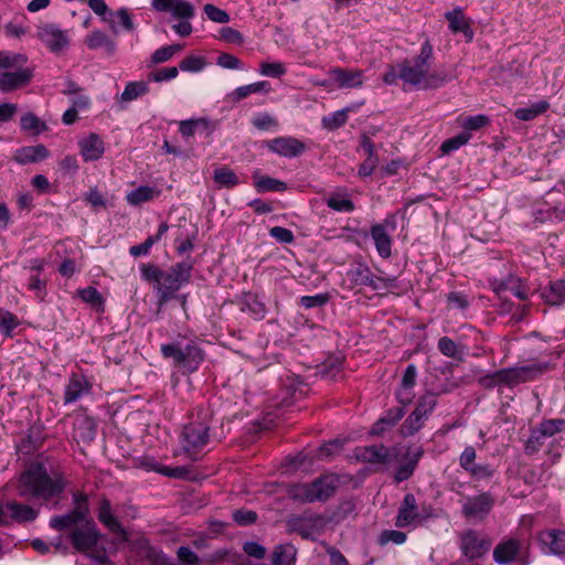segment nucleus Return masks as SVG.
Segmentation results:
<instances>
[{
	"instance_id": "nucleus-1",
	"label": "nucleus",
	"mask_w": 565,
	"mask_h": 565,
	"mask_svg": "<svg viewBox=\"0 0 565 565\" xmlns=\"http://www.w3.org/2000/svg\"><path fill=\"white\" fill-rule=\"evenodd\" d=\"M194 267V259L186 257L183 262L177 263L163 270L156 264H142L140 267L141 277L145 281L153 284L159 303L168 302L183 284L191 279Z\"/></svg>"
},
{
	"instance_id": "nucleus-2",
	"label": "nucleus",
	"mask_w": 565,
	"mask_h": 565,
	"mask_svg": "<svg viewBox=\"0 0 565 565\" xmlns=\"http://www.w3.org/2000/svg\"><path fill=\"white\" fill-rule=\"evenodd\" d=\"M65 489L62 476L50 477L42 463L23 471L18 481V494L24 499H41L49 501L60 495Z\"/></svg>"
},
{
	"instance_id": "nucleus-3",
	"label": "nucleus",
	"mask_w": 565,
	"mask_h": 565,
	"mask_svg": "<svg viewBox=\"0 0 565 565\" xmlns=\"http://www.w3.org/2000/svg\"><path fill=\"white\" fill-rule=\"evenodd\" d=\"M160 352L164 359H172L175 367L188 373L198 371L205 359V353L200 344L183 335H179L177 341L162 344Z\"/></svg>"
},
{
	"instance_id": "nucleus-4",
	"label": "nucleus",
	"mask_w": 565,
	"mask_h": 565,
	"mask_svg": "<svg viewBox=\"0 0 565 565\" xmlns=\"http://www.w3.org/2000/svg\"><path fill=\"white\" fill-rule=\"evenodd\" d=\"M340 486L339 476L326 473L309 483L291 484L288 488L290 499L300 502H326L332 498Z\"/></svg>"
},
{
	"instance_id": "nucleus-5",
	"label": "nucleus",
	"mask_w": 565,
	"mask_h": 565,
	"mask_svg": "<svg viewBox=\"0 0 565 565\" xmlns=\"http://www.w3.org/2000/svg\"><path fill=\"white\" fill-rule=\"evenodd\" d=\"M210 417L211 414L207 409H200L198 419L184 426L182 431L183 448L190 456L207 445Z\"/></svg>"
},
{
	"instance_id": "nucleus-6",
	"label": "nucleus",
	"mask_w": 565,
	"mask_h": 565,
	"mask_svg": "<svg viewBox=\"0 0 565 565\" xmlns=\"http://www.w3.org/2000/svg\"><path fill=\"white\" fill-rule=\"evenodd\" d=\"M74 508L64 515H55L50 520V526L57 531L79 527L81 522L87 521L90 515L88 498L81 492L73 493Z\"/></svg>"
},
{
	"instance_id": "nucleus-7",
	"label": "nucleus",
	"mask_w": 565,
	"mask_h": 565,
	"mask_svg": "<svg viewBox=\"0 0 565 565\" xmlns=\"http://www.w3.org/2000/svg\"><path fill=\"white\" fill-rule=\"evenodd\" d=\"M491 545V537L476 530L469 529L459 534V548L469 562L483 557Z\"/></svg>"
},
{
	"instance_id": "nucleus-8",
	"label": "nucleus",
	"mask_w": 565,
	"mask_h": 565,
	"mask_svg": "<svg viewBox=\"0 0 565 565\" xmlns=\"http://www.w3.org/2000/svg\"><path fill=\"white\" fill-rule=\"evenodd\" d=\"M530 542L527 540L508 539L501 541L493 550V558L498 564H510L521 561L524 565L529 563Z\"/></svg>"
},
{
	"instance_id": "nucleus-9",
	"label": "nucleus",
	"mask_w": 565,
	"mask_h": 565,
	"mask_svg": "<svg viewBox=\"0 0 565 565\" xmlns=\"http://www.w3.org/2000/svg\"><path fill=\"white\" fill-rule=\"evenodd\" d=\"M551 370L550 363H533L522 366L507 367L503 371L504 386L514 387L540 379Z\"/></svg>"
},
{
	"instance_id": "nucleus-10",
	"label": "nucleus",
	"mask_w": 565,
	"mask_h": 565,
	"mask_svg": "<svg viewBox=\"0 0 565 565\" xmlns=\"http://www.w3.org/2000/svg\"><path fill=\"white\" fill-rule=\"evenodd\" d=\"M67 537L76 551L86 553L97 546L100 534L95 522L88 519L82 526L72 529Z\"/></svg>"
},
{
	"instance_id": "nucleus-11",
	"label": "nucleus",
	"mask_w": 565,
	"mask_h": 565,
	"mask_svg": "<svg viewBox=\"0 0 565 565\" xmlns=\"http://www.w3.org/2000/svg\"><path fill=\"white\" fill-rule=\"evenodd\" d=\"M430 515V508L423 505L422 512H418V505L415 495L413 493H406L398 509L395 525L397 527H405L418 519H426Z\"/></svg>"
},
{
	"instance_id": "nucleus-12",
	"label": "nucleus",
	"mask_w": 565,
	"mask_h": 565,
	"mask_svg": "<svg viewBox=\"0 0 565 565\" xmlns=\"http://www.w3.org/2000/svg\"><path fill=\"white\" fill-rule=\"evenodd\" d=\"M494 498L489 492L469 498L462 505V514L467 519L482 520L493 508Z\"/></svg>"
},
{
	"instance_id": "nucleus-13",
	"label": "nucleus",
	"mask_w": 565,
	"mask_h": 565,
	"mask_svg": "<svg viewBox=\"0 0 565 565\" xmlns=\"http://www.w3.org/2000/svg\"><path fill=\"white\" fill-rule=\"evenodd\" d=\"M386 226L395 227V220L387 217L383 224H374L371 227V236L374 239L377 253L383 258H388L392 255V238L386 231Z\"/></svg>"
},
{
	"instance_id": "nucleus-14",
	"label": "nucleus",
	"mask_w": 565,
	"mask_h": 565,
	"mask_svg": "<svg viewBox=\"0 0 565 565\" xmlns=\"http://www.w3.org/2000/svg\"><path fill=\"white\" fill-rule=\"evenodd\" d=\"M38 38L52 51L58 52L68 44L66 32L54 24H42L38 28Z\"/></svg>"
},
{
	"instance_id": "nucleus-15",
	"label": "nucleus",
	"mask_w": 565,
	"mask_h": 565,
	"mask_svg": "<svg viewBox=\"0 0 565 565\" xmlns=\"http://www.w3.org/2000/svg\"><path fill=\"white\" fill-rule=\"evenodd\" d=\"M266 147L282 157H298L306 150V145L292 137H278L266 141Z\"/></svg>"
},
{
	"instance_id": "nucleus-16",
	"label": "nucleus",
	"mask_w": 565,
	"mask_h": 565,
	"mask_svg": "<svg viewBox=\"0 0 565 565\" xmlns=\"http://www.w3.org/2000/svg\"><path fill=\"white\" fill-rule=\"evenodd\" d=\"M152 8L159 12H171L177 19L189 20L194 15L193 6L185 0H152Z\"/></svg>"
},
{
	"instance_id": "nucleus-17",
	"label": "nucleus",
	"mask_w": 565,
	"mask_h": 565,
	"mask_svg": "<svg viewBox=\"0 0 565 565\" xmlns=\"http://www.w3.org/2000/svg\"><path fill=\"white\" fill-rule=\"evenodd\" d=\"M355 458L359 461L367 463H388L391 460V450L386 446L372 445L364 447H356L354 450Z\"/></svg>"
},
{
	"instance_id": "nucleus-18",
	"label": "nucleus",
	"mask_w": 565,
	"mask_h": 565,
	"mask_svg": "<svg viewBox=\"0 0 565 565\" xmlns=\"http://www.w3.org/2000/svg\"><path fill=\"white\" fill-rule=\"evenodd\" d=\"M537 541L552 554L565 555V531L556 529L543 530L537 534Z\"/></svg>"
},
{
	"instance_id": "nucleus-19",
	"label": "nucleus",
	"mask_w": 565,
	"mask_h": 565,
	"mask_svg": "<svg viewBox=\"0 0 565 565\" xmlns=\"http://www.w3.org/2000/svg\"><path fill=\"white\" fill-rule=\"evenodd\" d=\"M32 78L29 68H20L17 72L0 73V90L3 93L13 92L25 86Z\"/></svg>"
},
{
	"instance_id": "nucleus-20",
	"label": "nucleus",
	"mask_w": 565,
	"mask_h": 565,
	"mask_svg": "<svg viewBox=\"0 0 565 565\" xmlns=\"http://www.w3.org/2000/svg\"><path fill=\"white\" fill-rule=\"evenodd\" d=\"M331 78L339 88H353L362 85V71L334 67L329 71Z\"/></svg>"
},
{
	"instance_id": "nucleus-21",
	"label": "nucleus",
	"mask_w": 565,
	"mask_h": 565,
	"mask_svg": "<svg viewBox=\"0 0 565 565\" xmlns=\"http://www.w3.org/2000/svg\"><path fill=\"white\" fill-rule=\"evenodd\" d=\"M81 154L84 161L98 160L104 151V142L97 134H89L88 137L78 142Z\"/></svg>"
},
{
	"instance_id": "nucleus-22",
	"label": "nucleus",
	"mask_w": 565,
	"mask_h": 565,
	"mask_svg": "<svg viewBox=\"0 0 565 565\" xmlns=\"http://www.w3.org/2000/svg\"><path fill=\"white\" fill-rule=\"evenodd\" d=\"M50 156L44 145L26 146L14 152L13 160L19 164L40 162Z\"/></svg>"
},
{
	"instance_id": "nucleus-23",
	"label": "nucleus",
	"mask_w": 565,
	"mask_h": 565,
	"mask_svg": "<svg viewBox=\"0 0 565 565\" xmlns=\"http://www.w3.org/2000/svg\"><path fill=\"white\" fill-rule=\"evenodd\" d=\"M98 520L113 533L120 535L124 540H126L125 531L117 520V518L111 513V504L107 498H102L98 508Z\"/></svg>"
},
{
	"instance_id": "nucleus-24",
	"label": "nucleus",
	"mask_w": 565,
	"mask_h": 565,
	"mask_svg": "<svg viewBox=\"0 0 565 565\" xmlns=\"http://www.w3.org/2000/svg\"><path fill=\"white\" fill-rule=\"evenodd\" d=\"M3 510L4 513L8 512L10 518L19 523L34 521L38 516V511L32 507L15 501L7 502Z\"/></svg>"
},
{
	"instance_id": "nucleus-25",
	"label": "nucleus",
	"mask_w": 565,
	"mask_h": 565,
	"mask_svg": "<svg viewBox=\"0 0 565 565\" xmlns=\"http://www.w3.org/2000/svg\"><path fill=\"white\" fill-rule=\"evenodd\" d=\"M326 520L322 515H315L307 520L300 516H295L288 521L291 531L299 533L303 539L310 536L309 527H322Z\"/></svg>"
},
{
	"instance_id": "nucleus-26",
	"label": "nucleus",
	"mask_w": 565,
	"mask_h": 565,
	"mask_svg": "<svg viewBox=\"0 0 565 565\" xmlns=\"http://www.w3.org/2000/svg\"><path fill=\"white\" fill-rule=\"evenodd\" d=\"M241 310L247 311L255 320H263L267 312L265 303L257 295L252 292H245L243 295Z\"/></svg>"
},
{
	"instance_id": "nucleus-27",
	"label": "nucleus",
	"mask_w": 565,
	"mask_h": 565,
	"mask_svg": "<svg viewBox=\"0 0 565 565\" xmlns=\"http://www.w3.org/2000/svg\"><path fill=\"white\" fill-rule=\"evenodd\" d=\"M404 416L402 407H394L387 411L385 416L381 417L371 429V434L381 436L384 431L395 426L399 419Z\"/></svg>"
},
{
	"instance_id": "nucleus-28",
	"label": "nucleus",
	"mask_w": 565,
	"mask_h": 565,
	"mask_svg": "<svg viewBox=\"0 0 565 565\" xmlns=\"http://www.w3.org/2000/svg\"><path fill=\"white\" fill-rule=\"evenodd\" d=\"M398 76L404 83L422 88L426 74L405 60L398 64Z\"/></svg>"
},
{
	"instance_id": "nucleus-29",
	"label": "nucleus",
	"mask_w": 565,
	"mask_h": 565,
	"mask_svg": "<svg viewBox=\"0 0 565 565\" xmlns=\"http://www.w3.org/2000/svg\"><path fill=\"white\" fill-rule=\"evenodd\" d=\"M84 42L90 50L104 47L107 55L111 56L115 54L116 43L99 30L93 31L90 34H88Z\"/></svg>"
},
{
	"instance_id": "nucleus-30",
	"label": "nucleus",
	"mask_w": 565,
	"mask_h": 565,
	"mask_svg": "<svg viewBox=\"0 0 565 565\" xmlns=\"http://www.w3.org/2000/svg\"><path fill=\"white\" fill-rule=\"evenodd\" d=\"M423 455L424 450L422 447H419L412 455L407 454V461L398 466V468L395 471L394 479L397 483L403 482L413 476Z\"/></svg>"
},
{
	"instance_id": "nucleus-31",
	"label": "nucleus",
	"mask_w": 565,
	"mask_h": 565,
	"mask_svg": "<svg viewBox=\"0 0 565 565\" xmlns=\"http://www.w3.org/2000/svg\"><path fill=\"white\" fill-rule=\"evenodd\" d=\"M446 19L449 22V28L454 33H463L469 41L472 40L473 32L466 20L462 11L460 9H455L445 14Z\"/></svg>"
},
{
	"instance_id": "nucleus-32",
	"label": "nucleus",
	"mask_w": 565,
	"mask_h": 565,
	"mask_svg": "<svg viewBox=\"0 0 565 565\" xmlns=\"http://www.w3.org/2000/svg\"><path fill=\"white\" fill-rule=\"evenodd\" d=\"M544 300L552 305L558 306L565 302V279L551 282L542 292Z\"/></svg>"
},
{
	"instance_id": "nucleus-33",
	"label": "nucleus",
	"mask_w": 565,
	"mask_h": 565,
	"mask_svg": "<svg viewBox=\"0 0 565 565\" xmlns=\"http://www.w3.org/2000/svg\"><path fill=\"white\" fill-rule=\"evenodd\" d=\"M297 551L291 544L278 545L271 554L274 565H294Z\"/></svg>"
},
{
	"instance_id": "nucleus-34",
	"label": "nucleus",
	"mask_w": 565,
	"mask_h": 565,
	"mask_svg": "<svg viewBox=\"0 0 565 565\" xmlns=\"http://www.w3.org/2000/svg\"><path fill=\"white\" fill-rule=\"evenodd\" d=\"M213 180L218 188L233 189L239 184V179L236 173L225 166L214 170Z\"/></svg>"
},
{
	"instance_id": "nucleus-35",
	"label": "nucleus",
	"mask_w": 565,
	"mask_h": 565,
	"mask_svg": "<svg viewBox=\"0 0 565 565\" xmlns=\"http://www.w3.org/2000/svg\"><path fill=\"white\" fill-rule=\"evenodd\" d=\"M269 83L268 82H257L249 85L237 87L234 92L230 94V98L233 103H238L242 99L246 98L250 94L258 92H268Z\"/></svg>"
},
{
	"instance_id": "nucleus-36",
	"label": "nucleus",
	"mask_w": 565,
	"mask_h": 565,
	"mask_svg": "<svg viewBox=\"0 0 565 565\" xmlns=\"http://www.w3.org/2000/svg\"><path fill=\"white\" fill-rule=\"evenodd\" d=\"M327 205L337 212H352L355 206L345 193H331L326 198Z\"/></svg>"
},
{
	"instance_id": "nucleus-37",
	"label": "nucleus",
	"mask_w": 565,
	"mask_h": 565,
	"mask_svg": "<svg viewBox=\"0 0 565 565\" xmlns=\"http://www.w3.org/2000/svg\"><path fill=\"white\" fill-rule=\"evenodd\" d=\"M88 390L89 386L86 382L82 381L76 375H73L65 390V403L76 402L83 395V393L87 392Z\"/></svg>"
},
{
	"instance_id": "nucleus-38",
	"label": "nucleus",
	"mask_w": 565,
	"mask_h": 565,
	"mask_svg": "<svg viewBox=\"0 0 565 565\" xmlns=\"http://www.w3.org/2000/svg\"><path fill=\"white\" fill-rule=\"evenodd\" d=\"M550 107V104L546 100H541L539 103L532 104L529 107L518 108L514 111L515 118L522 121H529L536 118L539 115L544 114Z\"/></svg>"
},
{
	"instance_id": "nucleus-39",
	"label": "nucleus",
	"mask_w": 565,
	"mask_h": 565,
	"mask_svg": "<svg viewBox=\"0 0 565 565\" xmlns=\"http://www.w3.org/2000/svg\"><path fill=\"white\" fill-rule=\"evenodd\" d=\"M157 194L158 191H156L153 188L148 185H140L136 190L129 192L126 196V200L130 205H140L141 203L151 201Z\"/></svg>"
},
{
	"instance_id": "nucleus-40",
	"label": "nucleus",
	"mask_w": 565,
	"mask_h": 565,
	"mask_svg": "<svg viewBox=\"0 0 565 565\" xmlns=\"http://www.w3.org/2000/svg\"><path fill=\"white\" fill-rule=\"evenodd\" d=\"M449 81H451V75L445 70L434 71L430 73L427 71L422 88H439Z\"/></svg>"
},
{
	"instance_id": "nucleus-41",
	"label": "nucleus",
	"mask_w": 565,
	"mask_h": 565,
	"mask_svg": "<svg viewBox=\"0 0 565 565\" xmlns=\"http://www.w3.org/2000/svg\"><path fill=\"white\" fill-rule=\"evenodd\" d=\"M434 52L433 45L427 40L420 47V53L414 58V63L412 65L416 67V70H420L423 73H427L430 61L433 60Z\"/></svg>"
},
{
	"instance_id": "nucleus-42",
	"label": "nucleus",
	"mask_w": 565,
	"mask_h": 565,
	"mask_svg": "<svg viewBox=\"0 0 565 565\" xmlns=\"http://www.w3.org/2000/svg\"><path fill=\"white\" fill-rule=\"evenodd\" d=\"M425 417L415 411L402 424L399 431L404 437L413 436L424 426Z\"/></svg>"
},
{
	"instance_id": "nucleus-43",
	"label": "nucleus",
	"mask_w": 565,
	"mask_h": 565,
	"mask_svg": "<svg viewBox=\"0 0 565 565\" xmlns=\"http://www.w3.org/2000/svg\"><path fill=\"white\" fill-rule=\"evenodd\" d=\"M183 47H184V44H172V45L162 46V47L156 50L151 54V58H150L151 65L161 64V63H164V62L171 60L172 56L174 54H177L178 52L182 51Z\"/></svg>"
},
{
	"instance_id": "nucleus-44",
	"label": "nucleus",
	"mask_w": 565,
	"mask_h": 565,
	"mask_svg": "<svg viewBox=\"0 0 565 565\" xmlns=\"http://www.w3.org/2000/svg\"><path fill=\"white\" fill-rule=\"evenodd\" d=\"M21 129L24 131H31L33 135H39L46 130V125L33 113L24 114L20 119Z\"/></svg>"
},
{
	"instance_id": "nucleus-45",
	"label": "nucleus",
	"mask_w": 565,
	"mask_h": 565,
	"mask_svg": "<svg viewBox=\"0 0 565 565\" xmlns=\"http://www.w3.org/2000/svg\"><path fill=\"white\" fill-rule=\"evenodd\" d=\"M258 192H281L287 189L285 182L268 175L259 177L255 182Z\"/></svg>"
},
{
	"instance_id": "nucleus-46",
	"label": "nucleus",
	"mask_w": 565,
	"mask_h": 565,
	"mask_svg": "<svg viewBox=\"0 0 565 565\" xmlns=\"http://www.w3.org/2000/svg\"><path fill=\"white\" fill-rule=\"evenodd\" d=\"M148 90L149 87L146 82H130L126 85L124 92L121 93L120 99L122 102H131L139 96L147 94Z\"/></svg>"
},
{
	"instance_id": "nucleus-47",
	"label": "nucleus",
	"mask_w": 565,
	"mask_h": 565,
	"mask_svg": "<svg viewBox=\"0 0 565 565\" xmlns=\"http://www.w3.org/2000/svg\"><path fill=\"white\" fill-rule=\"evenodd\" d=\"M436 405H437L436 394H434L431 392H427L419 397L416 408L414 411L427 419V417L433 413Z\"/></svg>"
},
{
	"instance_id": "nucleus-48",
	"label": "nucleus",
	"mask_w": 565,
	"mask_h": 565,
	"mask_svg": "<svg viewBox=\"0 0 565 565\" xmlns=\"http://www.w3.org/2000/svg\"><path fill=\"white\" fill-rule=\"evenodd\" d=\"M471 138V134L468 131L460 132L452 138L445 140L440 146V151L444 154H448L451 151L459 149L461 146L466 145Z\"/></svg>"
},
{
	"instance_id": "nucleus-49",
	"label": "nucleus",
	"mask_w": 565,
	"mask_h": 565,
	"mask_svg": "<svg viewBox=\"0 0 565 565\" xmlns=\"http://www.w3.org/2000/svg\"><path fill=\"white\" fill-rule=\"evenodd\" d=\"M76 431L83 440H93L96 435L97 425L90 417H83L76 424Z\"/></svg>"
},
{
	"instance_id": "nucleus-50",
	"label": "nucleus",
	"mask_w": 565,
	"mask_h": 565,
	"mask_svg": "<svg viewBox=\"0 0 565 565\" xmlns=\"http://www.w3.org/2000/svg\"><path fill=\"white\" fill-rule=\"evenodd\" d=\"M19 326V319L10 311L0 308V330L6 337H11L13 329Z\"/></svg>"
},
{
	"instance_id": "nucleus-51",
	"label": "nucleus",
	"mask_w": 565,
	"mask_h": 565,
	"mask_svg": "<svg viewBox=\"0 0 565 565\" xmlns=\"http://www.w3.org/2000/svg\"><path fill=\"white\" fill-rule=\"evenodd\" d=\"M356 281H359L361 285H365L371 287L373 290H380L382 289V286L380 285L381 277L375 276L369 268L359 269L356 271Z\"/></svg>"
},
{
	"instance_id": "nucleus-52",
	"label": "nucleus",
	"mask_w": 565,
	"mask_h": 565,
	"mask_svg": "<svg viewBox=\"0 0 565 565\" xmlns=\"http://www.w3.org/2000/svg\"><path fill=\"white\" fill-rule=\"evenodd\" d=\"M78 295L84 302L97 308L103 307V296L95 287L89 286L87 288L81 289L78 290Z\"/></svg>"
},
{
	"instance_id": "nucleus-53",
	"label": "nucleus",
	"mask_w": 565,
	"mask_h": 565,
	"mask_svg": "<svg viewBox=\"0 0 565 565\" xmlns=\"http://www.w3.org/2000/svg\"><path fill=\"white\" fill-rule=\"evenodd\" d=\"M348 120L347 110H338L330 116L322 118V125L329 130H335L343 126Z\"/></svg>"
},
{
	"instance_id": "nucleus-54",
	"label": "nucleus",
	"mask_w": 565,
	"mask_h": 565,
	"mask_svg": "<svg viewBox=\"0 0 565 565\" xmlns=\"http://www.w3.org/2000/svg\"><path fill=\"white\" fill-rule=\"evenodd\" d=\"M179 70L175 66L162 67L148 74V81L150 82H163L170 81L178 76Z\"/></svg>"
},
{
	"instance_id": "nucleus-55",
	"label": "nucleus",
	"mask_w": 565,
	"mask_h": 565,
	"mask_svg": "<svg viewBox=\"0 0 565 565\" xmlns=\"http://www.w3.org/2000/svg\"><path fill=\"white\" fill-rule=\"evenodd\" d=\"M539 429L545 438L551 437L556 433L565 430V420L564 419L544 420L543 423H541Z\"/></svg>"
},
{
	"instance_id": "nucleus-56",
	"label": "nucleus",
	"mask_w": 565,
	"mask_h": 565,
	"mask_svg": "<svg viewBox=\"0 0 565 565\" xmlns=\"http://www.w3.org/2000/svg\"><path fill=\"white\" fill-rule=\"evenodd\" d=\"M406 541V534L397 530H385L379 536V544L386 545L390 542L402 544Z\"/></svg>"
},
{
	"instance_id": "nucleus-57",
	"label": "nucleus",
	"mask_w": 565,
	"mask_h": 565,
	"mask_svg": "<svg viewBox=\"0 0 565 565\" xmlns=\"http://www.w3.org/2000/svg\"><path fill=\"white\" fill-rule=\"evenodd\" d=\"M258 519L255 511L238 509L233 512V520L242 526L254 524Z\"/></svg>"
},
{
	"instance_id": "nucleus-58",
	"label": "nucleus",
	"mask_w": 565,
	"mask_h": 565,
	"mask_svg": "<svg viewBox=\"0 0 565 565\" xmlns=\"http://www.w3.org/2000/svg\"><path fill=\"white\" fill-rule=\"evenodd\" d=\"M203 11L206 14V17L213 22L227 23L230 21L228 13L213 4H205Z\"/></svg>"
},
{
	"instance_id": "nucleus-59",
	"label": "nucleus",
	"mask_w": 565,
	"mask_h": 565,
	"mask_svg": "<svg viewBox=\"0 0 565 565\" xmlns=\"http://www.w3.org/2000/svg\"><path fill=\"white\" fill-rule=\"evenodd\" d=\"M503 371L498 370L479 379V384L486 390H492L498 385H504Z\"/></svg>"
},
{
	"instance_id": "nucleus-60",
	"label": "nucleus",
	"mask_w": 565,
	"mask_h": 565,
	"mask_svg": "<svg viewBox=\"0 0 565 565\" xmlns=\"http://www.w3.org/2000/svg\"><path fill=\"white\" fill-rule=\"evenodd\" d=\"M259 73L264 76L269 77H280L286 73V68L282 63L275 62V63H262L259 67Z\"/></svg>"
},
{
	"instance_id": "nucleus-61",
	"label": "nucleus",
	"mask_w": 565,
	"mask_h": 565,
	"mask_svg": "<svg viewBox=\"0 0 565 565\" xmlns=\"http://www.w3.org/2000/svg\"><path fill=\"white\" fill-rule=\"evenodd\" d=\"M205 65L203 57L189 55L180 62V70L185 72H199Z\"/></svg>"
},
{
	"instance_id": "nucleus-62",
	"label": "nucleus",
	"mask_w": 565,
	"mask_h": 565,
	"mask_svg": "<svg viewBox=\"0 0 565 565\" xmlns=\"http://www.w3.org/2000/svg\"><path fill=\"white\" fill-rule=\"evenodd\" d=\"M203 126L204 128L207 127V122L204 119H192V120H184L180 122V132L183 137H191L194 135L195 130Z\"/></svg>"
},
{
	"instance_id": "nucleus-63",
	"label": "nucleus",
	"mask_w": 565,
	"mask_h": 565,
	"mask_svg": "<svg viewBox=\"0 0 565 565\" xmlns=\"http://www.w3.org/2000/svg\"><path fill=\"white\" fill-rule=\"evenodd\" d=\"M438 350L445 356H448V358L456 359L458 355V347H457L456 342L448 337H443L438 340Z\"/></svg>"
},
{
	"instance_id": "nucleus-64",
	"label": "nucleus",
	"mask_w": 565,
	"mask_h": 565,
	"mask_svg": "<svg viewBox=\"0 0 565 565\" xmlns=\"http://www.w3.org/2000/svg\"><path fill=\"white\" fill-rule=\"evenodd\" d=\"M142 556L148 559L150 565H168L167 558L153 547L147 546L142 548Z\"/></svg>"
}]
</instances>
